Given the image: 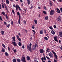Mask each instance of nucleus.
Returning a JSON list of instances; mask_svg holds the SVG:
<instances>
[{
  "mask_svg": "<svg viewBox=\"0 0 62 62\" xmlns=\"http://www.w3.org/2000/svg\"><path fill=\"white\" fill-rule=\"evenodd\" d=\"M43 13H44V14H46V12L45 11H43Z\"/></svg>",
  "mask_w": 62,
  "mask_h": 62,
  "instance_id": "72a5a7b5",
  "label": "nucleus"
},
{
  "mask_svg": "<svg viewBox=\"0 0 62 62\" xmlns=\"http://www.w3.org/2000/svg\"><path fill=\"white\" fill-rule=\"evenodd\" d=\"M28 5H29L30 3V1L29 0H27V2Z\"/></svg>",
  "mask_w": 62,
  "mask_h": 62,
  "instance_id": "6ab92c4d",
  "label": "nucleus"
},
{
  "mask_svg": "<svg viewBox=\"0 0 62 62\" xmlns=\"http://www.w3.org/2000/svg\"><path fill=\"white\" fill-rule=\"evenodd\" d=\"M10 26V24H9L8 25V24H6V26L8 27V28H9V26Z\"/></svg>",
  "mask_w": 62,
  "mask_h": 62,
  "instance_id": "412c9836",
  "label": "nucleus"
},
{
  "mask_svg": "<svg viewBox=\"0 0 62 62\" xmlns=\"http://www.w3.org/2000/svg\"><path fill=\"white\" fill-rule=\"evenodd\" d=\"M18 22L19 24H21V22H20V18H19V20H18Z\"/></svg>",
  "mask_w": 62,
  "mask_h": 62,
  "instance_id": "a878e982",
  "label": "nucleus"
},
{
  "mask_svg": "<svg viewBox=\"0 0 62 62\" xmlns=\"http://www.w3.org/2000/svg\"><path fill=\"white\" fill-rule=\"evenodd\" d=\"M18 35H19V36H21V34H20V33H18Z\"/></svg>",
  "mask_w": 62,
  "mask_h": 62,
  "instance_id": "e2e57ef3",
  "label": "nucleus"
},
{
  "mask_svg": "<svg viewBox=\"0 0 62 62\" xmlns=\"http://www.w3.org/2000/svg\"><path fill=\"white\" fill-rule=\"evenodd\" d=\"M17 61L18 62H21V60H20V59L18 58L17 59Z\"/></svg>",
  "mask_w": 62,
  "mask_h": 62,
  "instance_id": "b1692460",
  "label": "nucleus"
},
{
  "mask_svg": "<svg viewBox=\"0 0 62 62\" xmlns=\"http://www.w3.org/2000/svg\"><path fill=\"white\" fill-rule=\"evenodd\" d=\"M24 11L25 13H26V9H24Z\"/></svg>",
  "mask_w": 62,
  "mask_h": 62,
  "instance_id": "6e6d98bb",
  "label": "nucleus"
},
{
  "mask_svg": "<svg viewBox=\"0 0 62 62\" xmlns=\"http://www.w3.org/2000/svg\"><path fill=\"white\" fill-rule=\"evenodd\" d=\"M44 33L45 34H46V31L45 30H44Z\"/></svg>",
  "mask_w": 62,
  "mask_h": 62,
  "instance_id": "680f3d73",
  "label": "nucleus"
},
{
  "mask_svg": "<svg viewBox=\"0 0 62 62\" xmlns=\"http://www.w3.org/2000/svg\"><path fill=\"white\" fill-rule=\"evenodd\" d=\"M32 28L33 29H35V27H34V25H32Z\"/></svg>",
  "mask_w": 62,
  "mask_h": 62,
  "instance_id": "5fc2aeb1",
  "label": "nucleus"
},
{
  "mask_svg": "<svg viewBox=\"0 0 62 62\" xmlns=\"http://www.w3.org/2000/svg\"><path fill=\"white\" fill-rule=\"evenodd\" d=\"M57 20L59 22H60L61 21V19L59 17L58 18Z\"/></svg>",
  "mask_w": 62,
  "mask_h": 62,
  "instance_id": "c756f323",
  "label": "nucleus"
},
{
  "mask_svg": "<svg viewBox=\"0 0 62 62\" xmlns=\"http://www.w3.org/2000/svg\"><path fill=\"white\" fill-rule=\"evenodd\" d=\"M52 52L53 53V54H54V56L55 57L56 59V60H57V59H58L57 58V55H56V54L54 52V51H52Z\"/></svg>",
  "mask_w": 62,
  "mask_h": 62,
  "instance_id": "f03ea898",
  "label": "nucleus"
},
{
  "mask_svg": "<svg viewBox=\"0 0 62 62\" xmlns=\"http://www.w3.org/2000/svg\"><path fill=\"white\" fill-rule=\"evenodd\" d=\"M4 5L6 9H8V7H7V5H6V4H4Z\"/></svg>",
  "mask_w": 62,
  "mask_h": 62,
  "instance_id": "aec40b11",
  "label": "nucleus"
},
{
  "mask_svg": "<svg viewBox=\"0 0 62 62\" xmlns=\"http://www.w3.org/2000/svg\"><path fill=\"white\" fill-rule=\"evenodd\" d=\"M54 38L55 41H57V42L58 41L57 40V37H54Z\"/></svg>",
  "mask_w": 62,
  "mask_h": 62,
  "instance_id": "6e6552de",
  "label": "nucleus"
},
{
  "mask_svg": "<svg viewBox=\"0 0 62 62\" xmlns=\"http://www.w3.org/2000/svg\"><path fill=\"white\" fill-rule=\"evenodd\" d=\"M11 25H12L13 24V21L12 20H11Z\"/></svg>",
  "mask_w": 62,
  "mask_h": 62,
  "instance_id": "ea45409f",
  "label": "nucleus"
},
{
  "mask_svg": "<svg viewBox=\"0 0 62 62\" xmlns=\"http://www.w3.org/2000/svg\"><path fill=\"white\" fill-rule=\"evenodd\" d=\"M2 14H3V15H4V16H5V12H2Z\"/></svg>",
  "mask_w": 62,
  "mask_h": 62,
  "instance_id": "393cba45",
  "label": "nucleus"
},
{
  "mask_svg": "<svg viewBox=\"0 0 62 62\" xmlns=\"http://www.w3.org/2000/svg\"><path fill=\"white\" fill-rule=\"evenodd\" d=\"M43 58L45 60H46V57H45V55H44V57Z\"/></svg>",
  "mask_w": 62,
  "mask_h": 62,
  "instance_id": "37998d69",
  "label": "nucleus"
},
{
  "mask_svg": "<svg viewBox=\"0 0 62 62\" xmlns=\"http://www.w3.org/2000/svg\"><path fill=\"white\" fill-rule=\"evenodd\" d=\"M40 52L41 54H42V53H44V50H43L42 49H41L40 50Z\"/></svg>",
  "mask_w": 62,
  "mask_h": 62,
  "instance_id": "0eeeda50",
  "label": "nucleus"
},
{
  "mask_svg": "<svg viewBox=\"0 0 62 62\" xmlns=\"http://www.w3.org/2000/svg\"><path fill=\"white\" fill-rule=\"evenodd\" d=\"M2 8H5V6H4V5H3V4H2Z\"/></svg>",
  "mask_w": 62,
  "mask_h": 62,
  "instance_id": "8fccbe9b",
  "label": "nucleus"
},
{
  "mask_svg": "<svg viewBox=\"0 0 62 62\" xmlns=\"http://www.w3.org/2000/svg\"><path fill=\"white\" fill-rule=\"evenodd\" d=\"M9 1H8V0H6V3L8 4H9Z\"/></svg>",
  "mask_w": 62,
  "mask_h": 62,
  "instance_id": "dca6fc26",
  "label": "nucleus"
},
{
  "mask_svg": "<svg viewBox=\"0 0 62 62\" xmlns=\"http://www.w3.org/2000/svg\"><path fill=\"white\" fill-rule=\"evenodd\" d=\"M40 34H43V31H40Z\"/></svg>",
  "mask_w": 62,
  "mask_h": 62,
  "instance_id": "bb28decb",
  "label": "nucleus"
},
{
  "mask_svg": "<svg viewBox=\"0 0 62 62\" xmlns=\"http://www.w3.org/2000/svg\"><path fill=\"white\" fill-rule=\"evenodd\" d=\"M2 51L3 52H5V50L4 48H2Z\"/></svg>",
  "mask_w": 62,
  "mask_h": 62,
  "instance_id": "5701e85b",
  "label": "nucleus"
},
{
  "mask_svg": "<svg viewBox=\"0 0 62 62\" xmlns=\"http://www.w3.org/2000/svg\"><path fill=\"white\" fill-rule=\"evenodd\" d=\"M5 17L7 20H8V15H7V14H6L5 15Z\"/></svg>",
  "mask_w": 62,
  "mask_h": 62,
  "instance_id": "a211bd4d",
  "label": "nucleus"
},
{
  "mask_svg": "<svg viewBox=\"0 0 62 62\" xmlns=\"http://www.w3.org/2000/svg\"><path fill=\"white\" fill-rule=\"evenodd\" d=\"M18 8L19 9V10H22V9H21V8H20V7H19V6H18Z\"/></svg>",
  "mask_w": 62,
  "mask_h": 62,
  "instance_id": "49530a36",
  "label": "nucleus"
},
{
  "mask_svg": "<svg viewBox=\"0 0 62 62\" xmlns=\"http://www.w3.org/2000/svg\"><path fill=\"white\" fill-rule=\"evenodd\" d=\"M32 32H34L33 35H35V33H36V31H35L34 30H32Z\"/></svg>",
  "mask_w": 62,
  "mask_h": 62,
  "instance_id": "c85d7f7f",
  "label": "nucleus"
},
{
  "mask_svg": "<svg viewBox=\"0 0 62 62\" xmlns=\"http://www.w3.org/2000/svg\"><path fill=\"white\" fill-rule=\"evenodd\" d=\"M8 50L9 51H10V48L9 47H8Z\"/></svg>",
  "mask_w": 62,
  "mask_h": 62,
  "instance_id": "a18cd8bd",
  "label": "nucleus"
},
{
  "mask_svg": "<svg viewBox=\"0 0 62 62\" xmlns=\"http://www.w3.org/2000/svg\"><path fill=\"white\" fill-rule=\"evenodd\" d=\"M22 49H24V46L23 45V46L22 47Z\"/></svg>",
  "mask_w": 62,
  "mask_h": 62,
  "instance_id": "864d4df0",
  "label": "nucleus"
},
{
  "mask_svg": "<svg viewBox=\"0 0 62 62\" xmlns=\"http://www.w3.org/2000/svg\"><path fill=\"white\" fill-rule=\"evenodd\" d=\"M16 10H18V7H16Z\"/></svg>",
  "mask_w": 62,
  "mask_h": 62,
  "instance_id": "052dcab7",
  "label": "nucleus"
},
{
  "mask_svg": "<svg viewBox=\"0 0 62 62\" xmlns=\"http://www.w3.org/2000/svg\"><path fill=\"white\" fill-rule=\"evenodd\" d=\"M46 51L47 53L49 52V49H47Z\"/></svg>",
  "mask_w": 62,
  "mask_h": 62,
  "instance_id": "4d7b16f0",
  "label": "nucleus"
},
{
  "mask_svg": "<svg viewBox=\"0 0 62 62\" xmlns=\"http://www.w3.org/2000/svg\"><path fill=\"white\" fill-rule=\"evenodd\" d=\"M49 28L51 30H53V27L52 26H50L49 27Z\"/></svg>",
  "mask_w": 62,
  "mask_h": 62,
  "instance_id": "c9c22d12",
  "label": "nucleus"
},
{
  "mask_svg": "<svg viewBox=\"0 0 62 62\" xmlns=\"http://www.w3.org/2000/svg\"><path fill=\"white\" fill-rule=\"evenodd\" d=\"M54 14V10H52L50 12V14L51 15H53Z\"/></svg>",
  "mask_w": 62,
  "mask_h": 62,
  "instance_id": "7ed1b4c3",
  "label": "nucleus"
},
{
  "mask_svg": "<svg viewBox=\"0 0 62 62\" xmlns=\"http://www.w3.org/2000/svg\"><path fill=\"white\" fill-rule=\"evenodd\" d=\"M41 59L42 60V61H43L44 58H43L42 57Z\"/></svg>",
  "mask_w": 62,
  "mask_h": 62,
  "instance_id": "13d9d810",
  "label": "nucleus"
},
{
  "mask_svg": "<svg viewBox=\"0 0 62 62\" xmlns=\"http://www.w3.org/2000/svg\"><path fill=\"white\" fill-rule=\"evenodd\" d=\"M24 23H25V24L26 23V21H24L23 22Z\"/></svg>",
  "mask_w": 62,
  "mask_h": 62,
  "instance_id": "69168bd1",
  "label": "nucleus"
},
{
  "mask_svg": "<svg viewBox=\"0 0 62 62\" xmlns=\"http://www.w3.org/2000/svg\"><path fill=\"white\" fill-rule=\"evenodd\" d=\"M12 44L14 46H17V43L16 42H12Z\"/></svg>",
  "mask_w": 62,
  "mask_h": 62,
  "instance_id": "39448f33",
  "label": "nucleus"
},
{
  "mask_svg": "<svg viewBox=\"0 0 62 62\" xmlns=\"http://www.w3.org/2000/svg\"><path fill=\"white\" fill-rule=\"evenodd\" d=\"M12 12L14 14H15V12H14V10H12Z\"/></svg>",
  "mask_w": 62,
  "mask_h": 62,
  "instance_id": "a19ab883",
  "label": "nucleus"
},
{
  "mask_svg": "<svg viewBox=\"0 0 62 62\" xmlns=\"http://www.w3.org/2000/svg\"><path fill=\"white\" fill-rule=\"evenodd\" d=\"M5 54L6 56H8L9 55L8 54L7 52H5Z\"/></svg>",
  "mask_w": 62,
  "mask_h": 62,
  "instance_id": "4be33fe9",
  "label": "nucleus"
},
{
  "mask_svg": "<svg viewBox=\"0 0 62 62\" xmlns=\"http://www.w3.org/2000/svg\"><path fill=\"white\" fill-rule=\"evenodd\" d=\"M34 23L35 24H37V20H34Z\"/></svg>",
  "mask_w": 62,
  "mask_h": 62,
  "instance_id": "7c9ffc66",
  "label": "nucleus"
},
{
  "mask_svg": "<svg viewBox=\"0 0 62 62\" xmlns=\"http://www.w3.org/2000/svg\"><path fill=\"white\" fill-rule=\"evenodd\" d=\"M45 19L46 20H48V16H46L45 17Z\"/></svg>",
  "mask_w": 62,
  "mask_h": 62,
  "instance_id": "58836bf2",
  "label": "nucleus"
},
{
  "mask_svg": "<svg viewBox=\"0 0 62 62\" xmlns=\"http://www.w3.org/2000/svg\"><path fill=\"white\" fill-rule=\"evenodd\" d=\"M51 33L53 35H54V34H55V32H54V31L53 30H52L51 31Z\"/></svg>",
  "mask_w": 62,
  "mask_h": 62,
  "instance_id": "4468645a",
  "label": "nucleus"
},
{
  "mask_svg": "<svg viewBox=\"0 0 62 62\" xmlns=\"http://www.w3.org/2000/svg\"><path fill=\"white\" fill-rule=\"evenodd\" d=\"M57 10L59 13H60V10H59V9L58 8H56Z\"/></svg>",
  "mask_w": 62,
  "mask_h": 62,
  "instance_id": "2eb2a0df",
  "label": "nucleus"
},
{
  "mask_svg": "<svg viewBox=\"0 0 62 62\" xmlns=\"http://www.w3.org/2000/svg\"><path fill=\"white\" fill-rule=\"evenodd\" d=\"M14 52L15 53L17 52V49H15L14 50Z\"/></svg>",
  "mask_w": 62,
  "mask_h": 62,
  "instance_id": "4c0bfd02",
  "label": "nucleus"
},
{
  "mask_svg": "<svg viewBox=\"0 0 62 62\" xmlns=\"http://www.w3.org/2000/svg\"><path fill=\"white\" fill-rule=\"evenodd\" d=\"M61 12H62V8H60Z\"/></svg>",
  "mask_w": 62,
  "mask_h": 62,
  "instance_id": "bf43d9fd",
  "label": "nucleus"
},
{
  "mask_svg": "<svg viewBox=\"0 0 62 62\" xmlns=\"http://www.w3.org/2000/svg\"><path fill=\"white\" fill-rule=\"evenodd\" d=\"M28 50H29V51L30 52H32V49H31V48H27Z\"/></svg>",
  "mask_w": 62,
  "mask_h": 62,
  "instance_id": "f8f14e48",
  "label": "nucleus"
},
{
  "mask_svg": "<svg viewBox=\"0 0 62 62\" xmlns=\"http://www.w3.org/2000/svg\"><path fill=\"white\" fill-rule=\"evenodd\" d=\"M0 20H1V21H3V20H2V17L1 16H0Z\"/></svg>",
  "mask_w": 62,
  "mask_h": 62,
  "instance_id": "c03bdc74",
  "label": "nucleus"
},
{
  "mask_svg": "<svg viewBox=\"0 0 62 62\" xmlns=\"http://www.w3.org/2000/svg\"><path fill=\"white\" fill-rule=\"evenodd\" d=\"M26 58L27 60L28 61H29V60H30V57H29V56H27Z\"/></svg>",
  "mask_w": 62,
  "mask_h": 62,
  "instance_id": "9d476101",
  "label": "nucleus"
},
{
  "mask_svg": "<svg viewBox=\"0 0 62 62\" xmlns=\"http://www.w3.org/2000/svg\"><path fill=\"white\" fill-rule=\"evenodd\" d=\"M37 60L36 59H35L34 60V62H37Z\"/></svg>",
  "mask_w": 62,
  "mask_h": 62,
  "instance_id": "3c124183",
  "label": "nucleus"
},
{
  "mask_svg": "<svg viewBox=\"0 0 62 62\" xmlns=\"http://www.w3.org/2000/svg\"><path fill=\"white\" fill-rule=\"evenodd\" d=\"M29 45V46H27V48H31V46H32V44L31 43Z\"/></svg>",
  "mask_w": 62,
  "mask_h": 62,
  "instance_id": "9b49d317",
  "label": "nucleus"
},
{
  "mask_svg": "<svg viewBox=\"0 0 62 62\" xmlns=\"http://www.w3.org/2000/svg\"><path fill=\"white\" fill-rule=\"evenodd\" d=\"M19 36L18 35H16V38L17 39H18L19 38Z\"/></svg>",
  "mask_w": 62,
  "mask_h": 62,
  "instance_id": "79ce46f5",
  "label": "nucleus"
},
{
  "mask_svg": "<svg viewBox=\"0 0 62 62\" xmlns=\"http://www.w3.org/2000/svg\"><path fill=\"white\" fill-rule=\"evenodd\" d=\"M16 14L17 15H20V13H19V12H17Z\"/></svg>",
  "mask_w": 62,
  "mask_h": 62,
  "instance_id": "f704fd0d",
  "label": "nucleus"
},
{
  "mask_svg": "<svg viewBox=\"0 0 62 62\" xmlns=\"http://www.w3.org/2000/svg\"><path fill=\"white\" fill-rule=\"evenodd\" d=\"M44 39L45 40H48V38L47 37H44Z\"/></svg>",
  "mask_w": 62,
  "mask_h": 62,
  "instance_id": "cd10ccee",
  "label": "nucleus"
},
{
  "mask_svg": "<svg viewBox=\"0 0 62 62\" xmlns=\"http://www.w3.org/2000/svg\"><path fill=\"white\" fill-rule=\"evenodd\" d=\"M46 57L47 58V59H49V60L50 59V58H49V57H47V56H46Z\"/></svg>",
  "mask_w": 62,
  "mask_h": 62,
  "instance_id": "603ef678",
  "label": "nucleus"
},
{
  "mask_svg": "<svg viewBox=\"0 0 62 62\" xmlns=\"http://www.w3.org/2000/svg\"><path fill=\"white\" fill-rule=\"evenodd\" d=\"M13 62H17V61H16V60L15 59V58H14L13 60Z\"/></svg>",
  "mask_w": 62,
  "mask_h": 62,
  "instance_id": "f3484780",
  "label": "nucleus"
},
{
  "mask_svg": "<svg viewBox=\"0 0 62 62\" xmlns=\"http://www.w3.org/2000/svg\"><path fill=\"white\" fill-rule=\"evenodd\" d=\"M18 40H19L20 41H21V38H18V39H17Z\"/></svg>",
  "mask_w": 62,
  "mask_h": 62,
  "instance_id": "de8ad7c7",
  "label": "nucleus"
},
{
  "mask_svg": "<svg viewBox=\"0 0 62 62\" xmlns=\"http://www.w3.org/2000/svg\"><path fill=\"white\" fill-rule=\"evenodd\" d=\"M36 43L35 44V45L34 44L32 46V50H33V51L36 50V48H37L38 47V45L37 44L38 43V42L36 41Z\"/></svg>",
  "mask_w": 62,
  "mask_h": 62,
  "instance_id": "f257e3e1",
  "label": "nucleus"
},
{
  "mask_svg": "<svg viewBox=\"0 0 62 62\" xmlns=\"http://www.w3.org/2000/svg\"><path fill=\"white\" fill-rule=\"evenodd\" d=\"M60 49L61 50H62V46H61V47H60Z\"/></svg>",
  "mask_w": 62,
  "mask_h": 62,
  "instance_id": "774afa93",
  "label": "nucleus"
},
{
  "mask_svg": "<svg viewBox=\"0 0 62 62\" xmlns=\"http://www.w3.org/2000/svg\"><path fill=\"white\" fill-rule=\"evenodd\" d=\"M18 45L19 46H21V43L20 42H18Z\"/></svg>",
  "mask_w": 62,
  "mask_h": 62,
  "instance_id": "2f4dec72",
  "label": "nucleus"
},
{
  "mask_svg": "<svg viewBox=\"0 0 62 62\" xmlns=\"http://www.w3.org/2000/svg\"><path fill=\"white\" fill-rule=\"evenodd\" d=\"M12 42H13L14 41V42H15V41H16V40H15V37H13L12 38Z\"/></svg>",
  "mask_w": 62,
  "mask_h": 62,
  "instance_id": "ddd939ff",
  "label": "nucleus"
},
{
  "mask_svg": "<svg viewBox=\"0 0 62 62\" xmlns=\"http://www.w3.org/2000/svg\"><path fill=\"white\" fill-rule=\"evenodd\" d=\"M59 35L60 37H62V33L61 31L59 32Z\"/></svg>",
  "mask_w": 62,
  "mask_h": 62,
  "instance_id": "1a4fd4ad",
  "label": "nucleus"
},
{
  "mask_svg": "<svg viewBox=\"0 0 62 62\" xmlns=\"http://www.w3.org/2000/svg\"><path fill=\"white\" fill-rule=\"evenodd\" d=\"M54 62H57V61L55 59H54Z\"/></svg>",
  "mask_w": 62,
  "mask_h": 62,
  "instance_id": "09e8293b",
  "label": "nucleus"
},
{
  "mask_svg": "<svg viewBox=\"0 0 62 62\" xmlns=\"http://www.w3.org/2000/svg\"><path fill=\"white\" fill-rule=\"evenodd\" d=\"M48 55L49 56H50V57H53V54H52V53H50L48 54Z\"/></svg>",
  "mask_w": 62,
  "mask_h": 62,
  "instance_id": "423d86ee",
  "label": "nucleus"
},
{
  "mask_svg": "<svg viewBox=\"0 0 62 62\" xmlns=\"http://www.w3.org/2000/svg\"><path fill=\"white\" fill-rule=\"evenodd\" d=\"M50 5H51V6H52L53 5V4L51 2H50Z\"/></svg>",
  "mask_w": 62,
  "mask_h": 62,
  "instance_id": "0e129e2a",
  "label": "nucleus"
},
{
  "mask_svg": "<svg viewBox=\"0 0 62 62\" xmlns=\"http://www.w3.org/2000/svg\"><path fill=\"white\" fill-rule=\"evenodd\" d=\"M21 60V61H22V62H26V61H25V58L24 56H23L22 57Z\"/></svg>",
  "mask_w": 62,
  "mask_h": 62,
  "instance_id": "20e7f679",
  "label": "nucleus"
},
{
  "mask_svg": "<svg viewBox=\"0 0 62 62\" xmlns=\"http://www.w3.org/2000/svg\"><path fill=\"white\" fill-rule=\"evenodd\" d=\"M2 46H3V47L4 48H6V46H5V45H4V44H2Z\"/></svg>",
  "mask_w": 62,
  "mask_h": 62,
  "instance_id": "e433bc0d",
  "label": "nucleus"
},
{
  "mask_svg": "<svg viewBox=\"0 0 62 62\" xmlns=\"http://www.w3.org/2000/svg\"><path fill=\"white\" fill-rule=\"evenodd\" d=\"M1 34L2 35H4V31H1Z\"/></svg>",
  "mask_w": 62,
  "mask_h": 62,
  "instance_id": "473e14b6",
  "label": "nucleus"
},
{
  "mask_svg": "<svg viewBox=\"0 0 62 62\" xmlns=\"http://www.w3.org/2000/svg\"><path fill=\"white\" fill-rule=\"evenodd\" d=\"M54 28H55L56 27V25H54Z\"/></svg>",
  "mask_w": 62,
  "mask_h": 62,
  "instance_id": "338daca9",
  "label": "nucleus"
}]
</instances>
